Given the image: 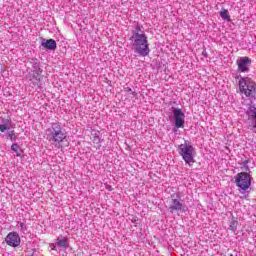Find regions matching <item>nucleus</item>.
Returning <instances> with one entry per match:
<instances>
[{"label":"nucleus","mask_w":256,"mask_h":256,"mask_svg":"<svg viewBox=\"0 0 256 256\" xmlns=\"http://www.w3.org/2000/svg\"><path fill=\"white\" fill-rule=\"evenodd\" d=\"M173 115L175 121V127L177 129H183L185 127V113L181 108H173Z\"/></svg>","instance_id":"obj_9"},{"label":"nucleus","mask_w":256,"mask_h":256,"mask_svg":"<svg viewBox=\"0 0 256 256\" xmlns=\"http://www.w3.org/2000/svg\"><path fill=\"white\" fill-rule=\"evenodd\" d=\"M5 241L9 247H19L21 245V237H19L17 232H10L5 237Z\"/></svg>","instance_id":"obj_11"},{"label":"nucleus","mask_w":256,"mask_h":256,"mask_svg":"<svg viewBox=\"0 0 256 256\" xmlns=\"http://www.w3.org/2000/svg\"><path fill=\"white\" fill-rule=\"evenodd\" d=\"M44 137L53 149H62L63 144L67 141V131L61 126V123L54 122L45 129Z\"/></svg>","instance_id":"obj_1"},{"label":"nucleus","mask_w":256,"mask_h":256,"mask_svg":"<svg viewBox=\"0 0 256 256\" xmlns=\"http://www.w3.org/2000/svg\"><path fill=\"white\" fill-rule=\"evenodd\" d=\"M235 183L242 191H247L251 187V175L247 172H240L235 176Z\"/></svg>","instance_id":"obj_7"},{"label":"nucleus","mask_w":256,"mask_h":256,"mask_svg":"<svg viewBox=\"0 0 256 256\" xmlns=\"http://www.w3.org/2000/svg\"><path fill=\"white\" fill-rule=\"evenodd\" d=\"M246 115L248 116V121H250L248 129L253 131V133H256V106H250L246 111Z\"/></svg>","instance_id":"obj_10"},{"label":"nucleus","mask_w":256,"mask_h":256,"mask_svg":"<svg viewBox=\"0 0 256 256\" xmlns=\"http://www.w3.org/2000/svg\"><path fill=\"white\" fill-rule=\"evenodd\" d=\"M1 123H2L0 124L1 133H5V131H9V129H11V120L2 118Z\"/></svg>","instance_id":"obj_13"},{"label":"nucleus","mask_w":256,"mask_h":256,"mask_svg":"<svg viewBox=\"0 0 256 256\" xmlns=\"http://www.w3.org/2000/svg\"><path fill=\"white\" fill-rule=\"evenodd\" d=\"M11 150L14 151V153H16V157H21V158H23V149H21V147L19 146V144L13 143V144L11 145Z\"/></svg>","instance_id":"obj_14"},{"label":"nucleus","mask_w":256,"mask_h":256,"mask_svg":"<svg viewBox=\"0 0 256 256\" xmlns=\"http://www.w3.org/2000/svg\"><path fill=\"white\" fill-rule=\"evenodd\" d=\"M188 207L181 200V196L179 194H172L171 200L169 202V211L170 213H187Z\"/></svg>","instance_id":"obj_6"},{"label":"nucleus","mask_w":256,"mask_h":256,"mask_svg":"<svg viewBox=\"0 0 256 256\" xmlns=\"http://www.w3.org/2000/svg\"><path fill=\"white\" fill-rule=\"evenodd\" d=\"M220 17L224 20V21H231V16L229 15V10L222 8L220 10Z\"/></svg>","instance_id":"obj_15"},{"label":"nucleus","mask_w":256,"mask_h":256,"mask_svg":"<svg viewBox=\"0 0 256 256\" xmlns=\"http://www.w3.org/2000/svg\"><path fill=\"white\" fill-rule=\"evenodd\" d=\"M93 135V143H95L96 145H100V143H102L103 139H101V136H99V132H95Z\"/></svg>","instance_id":"obj_18"},{"label":"nucleus","mask_w":256,"mask_h":256,"mask_svg":"<svg viewBox=\"0 0 256 256\" xmlns=\"http://www.w3.org/2000/svg\"><path fill=\"white\" fill-rule=\"evenodd\" d=\"M69 240L67 238L58 239L56 245L57 247H69Z\"/></svg>","instance_id":"obj_17"},{"label":"nucleus","mask_w":256,"mask_h":256,"mask_svg":"<svg viewBox=\"0 0 256 256\" xmlns=\"http://www.w3.org/2000/svg\"><path fill=\"white\" fill-rule=\"evenodd\" d=\"M238 73H249L251 71V58L244 56L236 60Z\"/></svg>","instance_id":"obj_8"},{"label":"nucleus","mask_w":256,"mask_h":256,"mask_svg":"<svg viewBox=\"0 0 256 256\" xmlns=\"http://www.w3.org/2000/svg\"><path fill=\"white\" fill-rule=\"evenodd\" d=\"M29 63L32 67V70H28L27 79L30 81V87H34L39 89V91L43 90V83H41V73H43V69H41V64L39 60L36 58H31Z\"/></svg>","instance_id":"obj_3"},{"label":"nucleus","mask_w":256,"mask_h":256,"mask_svg":"<svg viewBox=\"0 0 256 256\" xmlns=\"http://www.w3.org/2000/svg\"><path fill=\"white\" fill-rule=\"evenodd\" d=\"M7 137L8 139H10L11 141H15L17 139V136H15V130H10L7 133Z\"/></svg>","instance_id":"obj_19"},{"label":"nucleus","mask_w":256,"mask_h":256,"mask_svg":"<svg viewBox=\"0 0 256 256\" xmlns=\"http://www.w3.org/2000/svg\"><path fill=\"white\" fill-rule=\"evenodd\" d=\"M178 153L187 165L195 163V155H197V151L195 150V147H193V144L188 140H185L184 144L179 145Z\"/></svg>","instance_id":"obj_5"},{"label":"nucleus","mask_w":256,"mask_h":256,"mask_svg":"<svg viewBox=\"0 0 256 256\" xmlns=\"http://www.w3.org/2000/svg\"><path fill=\"white\" fill-rule=\"evenodd\" d=\"M242 165L243 167H246V169H249V159L242 161Z\"/></svg>","instance_id":"obj_22"},{"label":"nucleus","mask_w":256,"mask_h":256,"mask_svg":"<svg viewBox=\"0 0 256 256\" xmlns=\"http://www.w3.org/2000/svg\"><path fill=\"white\" fill-rule=\"evenodd\" d=\"M236 80L238 82L239 94L242 99H255L256 97V82L253 79L247 76H236Z\"/></svg>","instance_id":"obj_2"},{"label":"nucleus","mask_w":256,"mask_h":256,"mask_svg":"<svg viewBox=\"0 0 256 256\" xmlns=\"http://www.w3.org/2000/svg\"><path fill=\"white\" fill-rule=\"evenodd\" d=\"M141 27V25L137 24L135 30L133 31V35H135L136 33H145L141 30Z\"/></svg>","instance_id":"obj_21"},{"label":"nucleus","mask_w":256,"mask_h":256,"mask_svg":"<svg viewBox=\"0 0 256 256\" xmlns=\"http://www.w3.org/2000/svg\"><path fill=\"white\" fill-rule=\"evenodd\" d=\"M50 248L52 249V251H55V249L57 248V244H50Z\"/></svg>","instance_id":"obj_23"},{"label":"nucleus","mask_w":256,"mask_h":256,"mask_svg":"<svg viewBox=\"0 0 256 256\" xmlns=\"http://www.w3.org/2000/svg\"><path fill=\"white\" fill-rule=\"evenodd\" d=\"M239 227V219L237 217L232 216L231 221H230V229L231 231H235Z\"/></svg>","instance_id":"obj_16"},{"label":"nucleus","mask_w":256,"mask_h":256,"mask_svg":"<svg viewBox=\"0 0 256 256\" xmlns=\"http://www.w3.org/2000/svg\"><path fill=\"white\" fill-rule=\"evenodd\" d=\"M41 45L42 47H44V49H48L49 51H55V49H57V42L53 39H45L43 38L41 41Z\"/></svg>","instance_id":"obj_12"},{"label":"nucleus","mask_w":256,"mask_h":256,"mask_svg":"<svg viewBox=\"0 0 256 256\" xmlns=\"http://www.w3.org/2000/svg\"><path fill=\"white\" fill-rule=\"evenodd\" d=\"M132 45L134 47V52L140 57H147L151 50L149 49V41L147 40V35L145 33H136L131 37Z\"/></svg>","instance_id":"obj_4"},{"label":"nucleus","mask_w":256,"mask_h":256,"mask_svg":"<svg viewBox=\"0 0 256 256\" xmlns=\"http://www.w3.org/2000/svg\"><path fill=\"white\" fill-rule=\"evenodd\" d=\"M124 91L126 93H131V95H133V97H135L137 95V93L135 91H133V89H131L129 86L124 87Z\"/></svg>","instance_id":"obj_20"}]
</instances>
